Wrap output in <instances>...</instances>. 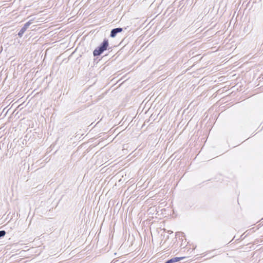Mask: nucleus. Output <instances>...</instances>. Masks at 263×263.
I'll return each instance as SVG.
<instances>
[{
	"instance_id": "4",
	"label": "nucleus",
	"mask_w": 263,
	"mask_h": 263,
	"mask_svg": "<svg viewBox=\"0 0 263 263\" xmlns=\"http://www.w3.org/2000/svg\"><path fill=\"white\" fill-rule=\"evenodd\" d=\"M184 257H174L168 260L170 262V263H174L181 260Z\"/></svg>"
},
{
	"instance_id": "5",
	"label": "nucleus",
	"mask_w": 263,
	"mask_h": 263,
	"mask_svg": "<svg viewBox=\"0 0 263 263\" xmlns=\"http://www.w3.org/2000/svg\"><path fill=\"white\" fill-rule=\"evenodd\" d=\"M6 232L4 230L0 231V238L4 237L6 235Z\"/></svg>"
},
{
	"instance_id": "2",
	"label": "nucleus",
	"mask_w": 263,
	"mask_h": 263,
	"mask_svg": "<svg viewBox=\"0 0 263 263\" xmlns=\"http://www.w3.org/2000/svg\"><path fill=\"white\" fill-rule=\"evenodd\" d=\"M32 23V20H30L28 22L25 24L24 26L21 28V29L20 30V31L18 32V36L20 37H22L23 35V34L24 32L26 31V30L28 29L29 26Z\"/></svg>"
},
{
	"instance_id": "1",
	"label": "nucleus",
	"mask_w": 263,
	"mask_h": 263,
	"mask_svg": "<svg viewBox=\"0 0 263 263\" xmlns=\"http://www.w3.org/2000/svg\"><path fill=\"white\" fill-rule=\"evenodd\" d=\"M108 46V41L107 40L105 39L103 41V42L101 44V45L98 46L96 49L93 51V54L95 57L100 55L105 50L107 49V47Z\"/></svg>"
},
{
	"instance_id": "3",
	"label": "nucleus",
	"mask_w": 263,
	"mask_h": 263,
	"mask_svg": "<svg viewBox=\"0 0 263 263\" xmlns=\"http://www.w3.org/2000/svg\"><path fill=\"white\" fill-rule=\"evenodd\" d=\"M123 30L122 28H116L111 30L110 34L111 37H115L118 33L122 32Z\"/></svg>"
}]
</instances>
